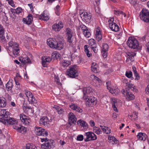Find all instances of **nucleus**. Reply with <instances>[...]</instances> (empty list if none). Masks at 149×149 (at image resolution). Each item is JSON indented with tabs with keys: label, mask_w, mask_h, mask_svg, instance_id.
I'll use <instances>...</instances> for the list:
<instances>
[{
	"label": "nucleus",
	"mask_w": 149,
	"mask_h": 149,
	"mask_svg": "<svg viewBox=\"0 0 149 149\" xmlns=\"http://www.w3.org/2000/svg\"><path fill=\"white\" fill-rule=\"evenodd\" d=\"M66 36L67 40L68 42L69 43V45L71 47H73V45L72 43L73 41L72 32L70 29L69 28L67 29L66 31Z\"/></svg>",
	"instance_id": "nucleus-10"
},
{
	"label": "nucleus",
	"mask_w": 149,
	"mask_h": 149,
	"mask_svg": "<svg viewBox=\"0 0 149 149\" xmlns=\"http://www.w3.org/2000/svg\"><path fill=\"white\" fill-rule=\"evenodd\" d=\"M63 24L61 21L59 22L58 24H55L52 25V29L56 31H58L63 28Z\"/></svg>",
	"instance_id": "nucleus-16"
},
{
	"label": "nucleus",
	"mask_w": 149,
	"mask_h": 149,
	"mask_svg": "<svg viewBox=\"0 0 149 149\" xmlns=\"http://www.w3.org/2000/svg\"><path fill=\"white\" fill-rule=\"evenodd\" d=\"M146 135L145 134L143 133V135H142V137H141V140L145 141L146 139Z\"/></svg>",
	"instance_id": "nucleus-64"
},
{
	"label": "nucleus",
	"mask_w": 149,
	"mask_h": 149,
	"mask_svg": "<svg viewBox=\"0 0 149 149\" xmlns=\"http://www.w3.org/2000/svg\"><path fill=\"white\" fill-rule=\"evenodd\" d=\"M13 127L14 129L20 132H25L26 131V128L22 126H19L18 127L16 126H14Z\"/></svg>",
	"instance_id": "nucleus-30"
},
{
	"label": "nucleus",
	"mask_w": 149,
	"mask_h": 149,
	"mask_svg": "<svg viewBox=\"0 0 149 149\" xmlns=\"http://www.w3.org/2000/svg\"><path fill=\"white\" fill-rule=\"evenodd\" d=\"M69 124L70 125L76 122L77 118L73 113L70 112L68 115Z\"/></svg>",
	"instance_id": "nucleus-14"
},
{
	"label": "nucleus",
	"mask_w": 149,
	"mask_h": 149,
	"mask_svg": "<svg viewBox=\"0 0 149 149\" xmlns=\"http://www.w3.org/2000/svg\"><path fill=\"white\" fill-rule=\"evenodd\" d=\"M19 60L22 62L23 64H28L31 63V61L29 58L27 56L24 57H21L19 58Z\"/></svg>",
	"instance_id": "nucleus-21"
},
{
	"label": "nucleus",
	"mask_w": 149,
	"mask_h": 149,
	"mask_svg": "<svg viewBox=\"0 0 149 149\" xmlns=\"http://www.w3.org/2000/svg\"><path fill=\"white\" fill-rule=\"evenodd\" d=\"M61 66L64 68L66 67L70 64V62L69 61L65 59L61 60L60 63Z\"/></svg>",
	"instance_id": "nucleus-27"
},
{
	"label": "nucleus",
	"mask_w": 149,
	"mask_h": 149,
	"mask_svg": "<svg viewBox=\"0 0 149 149\" xmlns=\"http://www.w3.org/2000/svg\"><path fill=\"white\" fill-rule=\"evenodd\" d=\"M100 127H101V129L104 132V133H106V131H107V127L105 126H100Z\"/></svg>",
	"instance_id": "nucleus-63"
},
{
	"label": "nucleus",
	"mask_w": 149,
	"mask_h": 149,
	"mask_svg": "<svg viewBox=\"0 0 149 149\" xmlns=\"http://www.w3.org/2000/svg\"><path fill=\"white\" fill-rule=\"evenodd\" d=\"M107 87V89L109 91L111 88L110 87L111 82L109 81H108L106 82Z\"/></svg>",
	"instance_id": "nucleus-57"
},
{
	"label": "nucleus",
	"mask_w": 149,
	"mask_h": 149,
	"mask_svg": "<svg viewBox=\"0 0 149 149\" xmlns=\"http://www.w3.org/2000/svg\"><path fill=\"white\" fill-rule=\"evenodd\" d=\"M122 13L123 12L122 11H120L118 10H116L114 11V14L116 15H119Z\"/></svg>",
	"instance_id": "nucleus-56"
},
{
	"label": "nucleus",
	"mask_w": 149,
	"mask_h": 149,
	"mask_svg": "<svg viewBox=\"0 0 149 149\" xmlns=\"http://www.w3.org/2000/svg\"><path fill=\"white\" fill-rule=\"evenodd\" d=\"M109 91L113 95H116L118 94L120 92V90L118 88H115L114 89L111 88Z\"/></svg>",
	"instance_id": "nucleus-32"
},
{
	"label": "nucleus",
	"mask_w": 149,
	"mask_h": 149,
	"mask_svg": "<svg viewBox=\"0 0 149 149\" xmlns=\"http://www.w3.org/2000/svg\"><path fill=\"white\" fill-rule=\"evenodd\" d=\"M109 47V46L107 43H104L102 47V51H108Z\"/></svg>",
	"instance_id": "nucleus-44"
},
{
	"label": "nucleus",
	"mask_w": 149,
	"mask_h": 149,
	"mask_svg": "<svg viewBox=\"0 0 149 149\" xmlns=\"http://www.w3.org/2000/svg\"><path fill=\"white\" fill-rule=\"evenodd\" d=\"M84 139V136L82 135H79L77 137V141H82Z\"/></svg>",
	"instance_id": "nucleus-50"
},
{
	"label": "nucleus",
	"mask_w": 149,
	"mask_h": 149,
	"mask_svg": "<svg viewBox=\"0 0 149 149\" xmlns=\"http://www.w3.org/2000/svg\"><path fill=\"white\" fill-rule=\"evenodd\" d=\"M66 73L70 77L74 78L77 77L78 74L77 66L74 65L71 66L67 71Z\"/></svg>",
	"instance_id": "nucleus-4"
},
{
	"label": "nucleus",
	"mask_w": 149,
	"mask_h": 149,
	"mask_svg": "<svg viewBox=\"0 0 149 149\" xmlns=\"http://www.w3.org/2000/svg\"><path fill=\"white\" fill-rule=\"evenodd\" d=\"M93 90L89 87L83 88V99H86V97H88V94H91L93 93Z\"/></svg>",
	"instance_id": "nucleus-13"
},
{
	"label": "nucleus",
	"mask_w": 149,
	"mask_h": 149,
	"mask_svg": "<svg viewBox=\"0 0 149 149\" xmlns=\"http://www.w3.org/2000/svg\"><path fill=\"white\" fill-rule=\"evenodd\" d=\"M60 55V54L57 52H54L52 54V58H53L54 60L57 59L59 58Z\"/></svg>",
	"instance_id": "nucleus-35"
},
{
	"label": "nucleus",
	"mask_w": 149,
	"mask_h": 149,
	"mask_svg": "<svg viewBox=\"0 0 149 149\" xmlns=\"http://www.w3.org/2000/svg\"><path fill=\"white\" fill-rule=\"evenodd\" d=\"M8 3L10 4L11 6H14L13 0H7Z\"/></svg>",
	"instance_id": "nucleus-62"
},
{
	"label": "nucleus",
	"mask_w": 149,
	"mask_h": 149,
	"mask_svg": "<svg viewBox=\"0 0 149 149\" xmlns=\"http://www.w3.org/2000/svg\"><path fill=\"white\" fill-rule=\"evenodd\" d=\"M93 131L97 134H99L101 133L102 132L100 128L96 127H94L93 128Z\"/></svg>",
	"instance_id": "nucleus-38"
},
{
	"label": "nucleus",
	"mask_w": 149,
	"mask_h": 149,
	"mask_svg": "<svg viewBox=\"0 0 149 149\" xmlns=\"http://www.w3.org/2000/svg\"><path fill=\"white\" fill-rule=\"evenodd\" d=\"M51 60V58L49 57H44L42 59V64L44 65L46 62H49Z\"/></svg>",
	"instance_id": "nucleus-37"
},
{
	"label": "nucleus",
	"mask_w": 149,
	"mask_h": 149,
	"mask_svg": "<svg viewBox=\"0 0 149 149\" xmlns=\"http://www.w3.org/2000/svg\"><path fill=\"white\" fill-rule=\"evenodd\" d=\"M38 17L40 19L45 21L48 20L49 18V14L45 11H44L42 14L39 15Z\"/></svg>",
	"instance_id": "nucleus-24"
},
{
	"label": "nucleus",
	"mask_w": 149,
	"mask_h": 149,
	"mask_svg": "<svg viewBox=\"0 0 149 149\" xmlns=\"http://www.w3.org/2000/svg\"><path fill=\"white\" fill-rule=\"evenodd\" d=\"M9 46H6V49L8 52L9 53L10 52V49L12 48V52L13 54L15 56H19L20 52L19 45L16 42L11 41L8 43Z\"/></svg>",
	"instance_id": "nucleus-2"
},
{
	"label": "nucleus",
	"mask_w": 149,
	"mask_h": 149,
	"mask_svg": "<svg viewBox=\"0 0 149 149\" xmlns=\"http://www.w3.org/2000/svg\"><path fill=\"white\" fill-rule=\"evenodd\" d=\"M94 64V63H93L92 64V66L91 67V70L93 72H97V66H93V65Z\"/></svg>",
	"instance_id": "nucleus-49"
},
{
	"label": "nucleus",
	"mask_w": 149,
	"mask_h": 149,
	"mask_svg": "<svg viewBox=\"0 0 149 149\" xmlns=\"http://www.w3.org/2000/svg\"><path fill=\"white\" fill-rule=\"evenodd\" d=\"M83 61V58L80 57H78L77 59V63L80 64Z\"/></svg>",
	"instance_id": "nucleus-59"
},
{
	"label": "nucleus",
	"mask_w": 149,
	"mask_h": 149,
	"mask_svg": "<svg viewBox=\"0 0 149 149\" xmlns=\"http://www.w3.org/2000/svg\"><path fill=\"white\" fill-rule=\"evenodd\" d=\"M124 93H125V95L126 99L128 100H132L135 98V96L130 92H125V90H123Z\"/></svg>",
	"instance_id": "nucleus-23"
},
{
	"label": "nucleus",
	"mask_w": 149,
	"mask_h": 149,
	"mask_svg": "<svg viewBox=\"0 0 149 149\" xmlns=\"http://www.w3.org/2000/svg\"><path fill=\"white\" fill-rule=\"evenodd\" d=\"M28 100L30 103L31 104H34L36 102V100L34 97L32 95V97H29L28 99Z\"/></svg>",
	"instance_id": "nucleus-41"
},
{
	"label": "nucleus",
	"mask_w": 149,
	"mask_h": 149,
	"mask_svg": "<svg viewBox=\"0 0 149 149\" xmlns=\"http://www.w3.org/2000/svg\"><path fill=\"white\" fill-rule=\"evenodd\" d=\"M127 44L131 48L135 49L137 48L139 43L136 39L132 37H130L127 41Z\"/></svg>",
	"instance_id": "nucleus-5"
},
{
	"label": "nucleus",
	"mask_w": 149,
	"mask_h": 149,
	"mask_svg": "<svg viewBox=\"0 0 149 149\" xmlns=\"http://www.w3.org/2000/svg\"><path fill=\"white\" fill-rule=\"evenodd\" d=\"M0 122L4 124L13 125L16 123V121L13 118H10L8 116L6 119H0Z\"/></svg>",
	"instance_id": "nucleus-12"
},
{
	"label": "nucleus",
	"mask_w": 149,
	"mask_h": 149,
	"mask_svg": "<svg viewBox=\"0 0 149 149\" xmlns=\"http://www.w3.org/2000/svg\"><path fill=\"white\" fill-rule=\"evenodd\" d=\"M39 123L40 124L47 127V124L49 123L48 118L46 116H43L39 120Z\"/></svg>",
	"instance_id": "nucleus-20"
},
{
	"label": "nucleus",
	"mask_w": 149,
	"mask_h": 149,
	"mask_svg": "<svg viewBox=\"0 0 149 149\" xmlns=\"http://www.w3.org/2000/svg\"><path fill=\"white\" fill-rule=\"evenodd\" d=\"M83 99L86 100V104L87 106H92L97 103L96 98L93 96L86 97V99Z\"/></svg>",
	"instance_id": "nucleus-9"
},
{
	"label": "nucleus",
	"mask_w": 149,
	"mask_h": 149,
	"mask_svg": "<svg viewBox=\"0 0 149 149\" xmlns=\"http://www.w3.org/2000/svg\"><path fill=\"white\" fill-rule=\"evenodd\" d=\"M83 32L84 36L87 38L89 37L91 35L90 30L88 29H87Z\"/></svg>",
	"instance_id": "nucleus-40"
},
{
	"label": "nucleus",
	"mask_w": 149,
	"mask_h": 149,
	"mask_svg": "<svg viewBox=\"0 0 149 149\" xmlns=\"http://www.w3.org/2000/svg\"><path fill=\"white\" fill-rule=\"evenodd\" d=\"M142 135H143V133L140 132L137 135V137L139 140H141V137Z\"/></svg>",
	"instance_id": "nucleus-58"
},
{
	"label": "nucleus",
	"mask_w": 149,
	"mask_h": 149,
	"mask_svg": "<svg viewBox=\"0 0 149 149\" xmlns=\"http://www.w3.org/2000/svg\"><path fill=\"white\" fill-rule=\"evenodd\" d=\"M109 25L110 29L112 31L117 32L119 31L120 28L118 24L114 22V19L111 18L108 20Z\"/></svg>",
	"instance_id": "nucleus-7"
},
{
	"label": "nucleus",
	"mask_w": 149,
	"mask_h": 149,
	"mask_svg": "<svg viewBox=\"0 0 149 149\" xmlns=\"http://www.w3.org/2000/svg\"><path fill=\"white\" fill-rule=\"evenodd\" d=\"M25 94L26 95V97H27L28 99L29 97H32V96L33 94L31 93L30 91H25Z\"/></svg>",
	"instance_id": "nucleus-46"
},
{
	"label": "nucleus",
	"mask_w": 149,
	"mask_h": 149,
	"mask_svg": "<svg viewBox=\"0 0 149 149\" xmlns=\"http://www.w3.org/2000/svg\"><path fill=\"white\" fill-rule=\"evenodd\" d=\"M13 86V85L11 81H9L6 85V90L7 91H10L11 90Z\"/></svg>",
	"instance_id": "nucleus-36"
},
{
	"label": "nucleus",
	"mask_w": 149,
	"mask_h": 149,
	"mask_svg": "<svg viewBox=\"0 0 149 149\" xmlns=\"http://www.w3.org/2000/svg\"><path fill=\"white\" fill-rule=\"evenodd\" d=\"M125 75L128 78H130L132 75V72L131 71L129 72L126 71L125 73Z\"/></svg>",
	"instance_id": "nucleus-47"
},
{
	"label": "nucleus",
	"mask_w": 149,
	"mask_h": 149,
	"mask_svg": "<svg viewBox=\"0 0 149 149\" xmlns=\"http://www.w3.org/2000/svg\"><path fill=\"white\" fill-rule=\"evenodd\" d=\"M4 29L3 26L0 25V41L3 43H5L6 42V39L4 36Z\"/></svg>",
	"instance_id": "nucleus-15"
},
{
	"label": "nucleus",
	"mask_w": 149,
	"mask_h": 149,
	"mask_svg": "<svg viewBox=\"0 0 149 149\" xmlns=\"http://www.w3.org/2000/svg\"><path fill=\"white\" fill-rule=\"evenodd\" d=\"M140 18L146 22H149V12L148 10H143L139 14Z\"/></svg>",
	"instance_id": "nucleus-8"
},
{
	"label": "nucleus",
	"mask_w": 149,
	"mask_h": 149,
	"mask_svg": "<svg viewBox=\"0 0 149 149\" xmlns=\"http://www.w3.org/2000/svg\"><path fill=\"white\" fill-rule=\"evenodd\" d=\"M6 101L5 98L0 97V107H4L6 105Z\"/></svg>",
	"instance_id": "nucleus-31"
},
{
	"label": "nucleus",
	"mask_w": 149,
	"mask_h": 149,
	"mask_svg": "<svg viewBox=\"0 0 149 149\" xmlns=\"http://www.w3.org/2000/svg\"><path fill=\"white\" fill-rule=\"evenodd\" d=\"M33 20L32 15L31 14H29L26 18H24L23 19V21L24 23L27 24H31Z\"/></svg>",
	"instance_id": "nucleus-22"
},
{
	"label": "nucleus",
	"mask_w": 149,
	"mask_h": 149,
	"mask_svg": "<svg viewBox=\"0 0 149 149\" xmlns=\"http://www.w3.org/2000/svg\"><path fill=\"white\" fill-rule=\"evenodd\" d=\"M10 113L5 109H1L0 110V116L2 117L0 119H6L9 116Z\"/></svg>",
	"instance_id": "nucleus-19"
},
{
	"label": "nucleus",
	"mask_w": 149,
	"mask_h": 149,
	"mask_svg": "<svg viewBox=\"0 0 149 149\" xmlns=\"http://www.w3.org/2000/svg\"><path fill=\"white\" fill-rule=\"evenodd\" d=\"M47 44L50 47L53 49L61 50L63 47V44L61 41L57 42L55 38H49L47 40Z\"/></svg>",
	"instance_id": "nucleus-1"
},
{
	"label": "nucleus",
	"mask_w": 149,
	"mask_h": 149,
	"mask_svg": "<svg viewBox=\"0 0 149 149\" xmlns=\"http://www.w3.org/2000/svg\"><path fill=\"white\" fill-rule=\"evenodd\" d=\"M22 11V9L21 8H18L16 9H13L12 12L17 14H19Z\"/></svg>",
	"instance_id": "nucleus-42"
},
{
	"label": "nucleus",
	"mask_w": 149,
	"mask_h": 149,
	"mask_svg": "<svg viewBox=\"0 0 149 149\" xmlns=\"http://www.w3.org/2000/svg\"><path fill=\"white\" fill-rule=\"evenodd\" d=\"M88 43L89 45L91 46V47L96 46L95 41L93 39H90L88 42Z\"/></svg>",
	"instance_id": "nucleus-39"
},
{
	"label": "nucleus",
	"mask_w": 149,
	"mask_h": 149,
	"mask_svg": "<svg viewBox=\"0 0 149 149\" xmlns=\"http://www.w3.org/2000/svg\"><path fill=\"white\" fill-rule=\"evenodd\" d=\"M127 58L129 59L131 61H133L134 60V56L136 55V53L134 52H127Z\"/></svg>",
	"instance_id": "nucleus-29"
},
{
	"label": "nucleus",
	"mask_w": 149,
	"mask_h": 149,
	"mask_svg": "<svg viewBox=\"0 0 149 149\" xmlns=\"http://www.w3.org/2000/svg\"><path fill=\"white\" fill-rule=\"evenodd\" d=\"M20 119L22 122L24 120H26V119L28 118V117L24 114H21L19 116Z\"/></svg>",
	"instance_id": "nucleus-45"
},
{
	"label": "nucleus",
	"mask_w": 149,
	"mask_h": 149,
	"mask_svg": "<svg viewBox=\"0 0 149 149\" xmlns=\"http://www.w3.org/2000/svg\"><path fill=\"white\" fill-rule=\"evenodd\" d=\"M22 108L23 110L24 111H26L27 109H31V108L30 107L27 106H23Z\"/></svg>",
	"instance_id": "nucleus-60"
},
{
	"label": "nucleus",
	"mask_w": 149,
	"mask_h": 149,
	"mask_svg": "<svg viewBox=\"0 0 149 149\" xmlns=\"http://www.w3.org/2000/svg\"><path fill=\"white\" fill-rule=\"evenodd\" d=\"M101 53L104 58H105L107 57V51H101Z\"/></svg>",
	"instance_id": "nucleus-53"
},
{
	"label": "nucleus",
	"mask_w": 149,
	"mask_h": 149,
	"mask_svg": "<svg viewBox=\"0 0 149 149\" xmlns=\"http://www.w3.org/2000/svg\"><path fill=\"white\" fill-rule=\"evenodd\" d=\"M80 26L83 32L86 30L87 29H88L86 26L82 24H80Z\"/></svg>",
	"instance_id": "nucleus-51"
},
{
	"label": "nucleus",
	"mask_w": 149,
	"mask_h": 149,
	"mask_svg": "<svg viewBox=\"0 0 149 149\" xmlns=\"http://www.w3.org/2000/svg\"><path fill=\"white\" fill-rule=\"evenodd\" d=\"M91 49L93 50V52L95 53H97L98 51V49L97 48V46H94L92 47H91Z\"/></svg>",
	"instance_id": "nucleus-55"
},
{
	"label": "nucleus",
	"mask_w": 149,
	"mask_h": 149,
	"mask_svg": "<svg viewBox=\"0 0 149 149\" xmlns=\"http://www.w3.org/2000/svg\"><path fill=\"white\" fill-rule=\"evenodd\" d=\"M126 86L127 88H125V92H130V91H132L136 92L138 91L137 89L135 88V86L131 84L126 83Z\"/></svg>",
	"instance_id": "nucleus-18"
},
{
	"label": "nucleus",
	"mask_w": 149,
	"mask_h": 149,
	"mask_svg": "<svg viewBox=\"0 0 149 149\" xmlns=\"http://www.w3.org/2000/svg\"><path fill=\"white\" fill-rule=\"evenodd\" d=\"M118 103V100L117 99H113L112 102V107L113 110L116 112H118V110L116 106L117 105Z\"/></svg>",
	"instance_id": "nucleus-28"
},
{
	"label": "nucleus",
	"mask_w": 149,
	"mask_h": 149,
	"mask_svg": "<svg viewBox=\"0 0 149 149\" xmlns=\"http://www.w3.org/2000/svg\"><path fill=\"white\" fill-rule=\"evenodd\" d=\"M81 18L84 19L87 22H89L91 21V14L90 13H88L87 12L82 13L81 14Z\"/></svg>",
	"instance_id": "nucleus-17"
},
{
	"label": "nucleus",
	"mask_w": 149,
	"mask_h": 149,
	"mask_svg": "<svg viewBox=\"0 0 149 149\" xmlns=\"http://www.w3.org/2000/svg\"><path fill=\"white\" fill-rule=\"evenodd\" d=\"M77 124L79 125L81 127H86V128L88 127H87V124L86 123L85 121L83 120H78L77 122Z\"/></svg>",
	"instance_id": "nucleus-34"
},
{
	"label": "nucleus",
	"mask_w": 149,
	"mask_h": 149,
	"mask_svg": "<svg viewBox=\"0 0 149 149\" xmlns=\"http://www.w3.org/2000/svg\"><path fill=\"white\" fill-rule=\"evenodd\" d=\"M134 75L135 76V80H139L140 79V76L138 73H136L135 74H134Z\"/></svg>",
	"instance_id": "nucleus-61"
},
{
	"label": "nucleus",
	"mask_w": 149,
	"mask_h": 149,
	"mask_svg": "<svg viewBox=\"0 0 149 149\" xmlns=\"http://www.w3.org/2000/svg\"><path fill=\"white\" fill-rule=\"evenodd\" d=\"M129 1L130 3L134 6L137 3V0H129Z\"/></svg>",
	"instance_id": "nucleus-54"
},
{
	"label": "nucleus",
	"mask_w": 149,
	"mask_h": 149,
	"mask_svg": "<svg viewBox=\"0 0 149 149\" xmlns=\"http://www.w3.org/2000/svg\"><path fill=\"white\" fill-rule=\"evenodd\" d=\"M95 37L98 41L102 39V35L99 28H97L95 34Z\"/></svg>",
	"instance_id": "nucleus-26"
},
{
	"label": "nucleus",
	"mask_w": 149,
	"mask_h": 149,
	"mask_svg": "<svg viewBox=\"0 0 149 149\" xmlns=\"http://www.w3.org/2000/svg\"><path fill=\"white\" fill-rule=\"evenodd\" d=\"M41 141L45 143L41 145L42 149H51L54 147V142L53 140L49 139L47 138H40Z\"/></svg>",
	"instance_id": "nucleus-3"
},
{
	"label": "nucleus",
	"mask_w": 149,
	"mask_h": 149,
	"mask_svg": "<svg viewBox=\"0 0 149 149\" xmlns=\"http://www.w3.org/2000/svg\"><path fill=\"white\" fill-rule=\"evenodd\" d=\"M91 78L93 79H94L95 80L97 81L98 82L101 81L100 79L96 77L94 75H91Z\"/></svg>",
	"instance_id": "nucleus-48"
},
{
	"label": "nucleus",
	"mask_w": 149,
	"mask_h": 149,
	"mask_svg": "<svg viewBox=\"0 0 149 149\" xmlns=\"http://www.w3.org/2000/svg\"><path fill=\"white\" fill-rule=\"evenodd\" d=\"M56 83V84L60 86L61 85V84L59 78L58 77H56L54 79Z\"/></svg>",
	"instance_id": "nucleus-52"
},
{
	"label": "nucleus",
	"mask_w": 149,
	"mask_h": 149,
	"mask_svg": "<svg viewBox=\"0 0 149 149\" xmlns=\"http://www.w3.org/2000/svg\"><path fill=\"white\" fill-rule=\"evenodd\" d=\"M36 135L46 136L48 135L47 132L45 129L40 127H36L35 130Z\"/></svg>",
	"instance_id": "nucleus-11"
},
{
	"label": "nucleus",
	"mask_w": 149,
	"mask_h": 149,
	"mask_svg": "<svg viewBox=\"0 0 149 149\" xmlns=\"http://www.w3.org/2000/svg\"><path fill=\"white\" fill-rule=\"evenodd\" d=\"M85 142H88L91 141L95 140L97 139V137L94 132H88L85 133L84 134Z\"/></svg>",
	"instance_id": "nucleus-6"
},
{
	"label": "nucleus",
	"mask_w": 149,
	"mask_h": 149,
	"mask_svg": "<svg viewBox=\"0 0 149 149\" xmlns=\"http://www.w3.org/2000/svg\"><path fill=\"white\" fill-rule=\"evenodd\" d=\"M53 107L56 110V111L59 114H62L64 112V110L63 109L58 106L54 105Z\"/></svg>",
	"instance_id": "nucleus-33"
},
{
	"label": "nucleus",
	"mask_w": 149,
	"mask_h": 149,
	"mask_svg": "<svg viewBox=\"0 0 149 149\" xmlns=\"http://www.w3.org/2000/svg\"><path fill=\"white\" fill-rule=\"evenodd\" d=\"M88 45H86L84 46V51L85 53L86 54L87 56L88 57H90L91 56V54H89V50L88 49Z\"/></svg>",
	"instance_id": "nucleus-43"
},
{
	"label": "nucleus",
	"mask_w": 149,
	"mask_h": 149,
	"mask_svg": "<svg viewBox=\"0 0 149 149\" xmlns=\"http://www.w3.org/2000/svg\"><path fill=\"white\" fill-rule=\"evenodd\" d=\"M69 107L71 109L75 110L79 113H81L82 112L83 110L82 109L80 108L77 105L73 103H72L69 105Z\"/></svg>",
	"instance_id": "nucleus-25"
}]
</instances>
